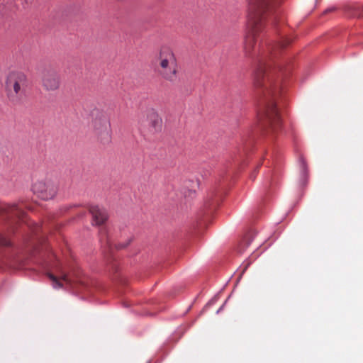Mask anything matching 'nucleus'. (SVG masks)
I'll return each mask as SVG.
<instances>
[{"label":"nucleus","mask_w":363,"mask_h":363,"mask_svg":"<svg viewBox=\"0 0 363 363\" xmlns=\"http://www.w3.org/2000/svg\"><path fill=\"white\" fill-rule=\"evenodd\" d=\"M291 39L283 38L282 41L269 48L270 57L259 59L254 74V85L262 99L258 112V120L262 131L266 134H277L281 126V119L277 101L281 94L282 68L275 63L277 51L290 44Z\"/></svg>","instance_id":"obj_1"},{"label":"nucleus","mask_w":363,"mask_h":363,"mask_svg":"<svg viewBox=\"0 0 363 363\" xmlns=\"http://www.w3.org/2000/svg\"><path fill=\"white\" fill-rule=\"evenodd\" d=\"M281 0H247V21L250 33L246 36L244 51L251 57L256 43V35L264 28L266 21Z\"/></svg>","instance_id":"obj_2"},{"label":"nucleus","mask_w":363,"mask_h":363,"mask_svg":"<svg viewBox=\"0 0 363 363\" xmlns=\"http://www.w3.org/2000/svg\"><path fill=\"white\" fill-rule=\"evenodd\" d=\"M155 70L164 80L174 82L177 79L179 65L176 55L169 46H162L155 60Z\"/></svg>","instance_id":"obj_3"},{"label":"nucleus","mask_w":363,"mask_h":363,"mask_svg":"<svg viewBox=\"0 0 363 363\" xmlns=\"http://www.w3.org/2000/svg\"><path fill=\"white\" fill-rule=\"evenodd\" d=\"M27 82V75L23 72H13L8 75L6 84L8 96L11 101H18L21 98Z\"/></svg>","instance_id":"obj_4"},{"label":"nucleus","mask_w":363,"mask_h":363,"mask_svg":"<svg viewBox=\"0 0 363 363\" xmlns=\"http://www.w3.org/2000/svg\"><path fill=\"white\" fill-rule=\"evenodd\" d=\"M33 191L38 197L44 200L52 199L57 194V186L50 181L38 180L32 187Z\"/></svg>","instance_id":"obj_5"},{"label":"nucleus","mask_w":363,"mask_h":363,"mask_svg":"<svg viewBox=\"0 0 363 363\" xmlns=\"http://www.w3.org/2000/svg\"><path fill=\"white\" fill-rule=\"evenodd\" d=\"M41 84L48 91L57 90L61 84L60 75L53 69L45 71L41 77Z\"/></svg>","instance_id":"obj_6"},{"label":"nucleus","mask_w":363,"mask_h":363,"mask_svg":"<svg viewBox=\"0 0 363 363\" xmlns=\"http://www.w3.org/2000/svg\"><path fill=\"white\" fill-rule=\"evenodd\" d=\"M145 116L150 132L157 133L162 130V120L155 108L147 109Z\"/></svg>","instance_id":"obj_7"},{"label":"nucleus","mask_w":363,"mask_h":363,"mask_svg":"<svg viewBox=\"0 0 363 363\" xmlns=\"http://www.w3.org/2000/svg\"><path fill=\"white\" fill-rule=\"evenodd\" d=\"M93 217V221L95 225L103 224L108 218V215L105 209L100 208L98 206H93L90 209Z\"/></svg>","instance_id":"obj_8"},{"label":"nucleus","mask_w":363,"mask_h":363,"mask_svg":"<svg viewBox=\"0 0 363 363\" xmlns=\"http://www.w3.org/2000/svg\"><path fill=\"white\" fill-rule=\"evenodd\" d=\"M198 187V180H187L184 182L181 191L185 197L191 196Z\"/></svg>","instance_id":"obj_9"},{"label":"nucleus","mask_w":363,"mask_h":363,"mask_svg":"<svg viewBox=\"0 0 363 363\" xmlns=\"http://www.w3.org/2000/svg\"><path fill=\"white\" fill-rule=\"evenodd\" d=\"M49 278L52 281V286L55 289H59L64 286V284H69L70 281L67 277V275L62 276L60 279H57L54 275L49 274H48Z\"/></svg>","instance_id":"obj_10"},{"label":"nucleus","mask_w":363,"mask_h":363,"mask_svg":"<svg viewBox=\"0 0 363 363\" xmlns=\"http://www.w3.org/2000/svg\"><path fill=\"white\" fill-rule=\"evenodd\" d=\"M251 242V238L250 237H245L239 244L238 250L240 253H242L250 245Z\"/></svg>","instance_id":"obj_11"},{"label":"nucleus","mask_w":363,"mask_h":363,"mask_svg":"<svg viewBox=\"0 0 363 363\" xmlns=\"http://www.w3.org/2000/svg\"><path fill=\"white\" fill-rule=\"evenodd\" d=\"M126 284V281L122 278H116L115 277V288L117 286V292L118 294L122 293V290H121V287H123Z\"/></svg>","instance_id":"obj_12"},{"label":"nucleus","mask_w":363,"mask_h":363,"mask_svg":"<svg viewBox=\"0 0 363 363\" xmlns=\"http://www.w3.org/2000/svg\"><path fill=\"white\" fill-rule=\"evenodd\" d=\"M133 241V238L129 237L125 242L122 243L115 244V250H122L128 247Z\"/></svg>","instance_id":"obj_13"},{"label":"nucleus","mask_w":363,"mask_h":363,"mask_svg":"<svg viewBox=\"0 0 363 363\" xmlns=\"http://www.w3.org/2000/svg\"><path fill=\"white\" fill-rule=\"evenodd\" d=\"M101 141L104 143H110L111 141V136L101 137Z\"/></svg>","instance_id":"obj_14"},{"label":"nucleus","mask_w":363,"mask_h":363,"mask_svg":"<svg viewBox=\"0 0 363 363\" xmlns=\"http://www.w3.org/2000/svg\"><path fill=\"white\" fill-rule=\"evenodd\" d=\"M0 244L1 245H7V242L6 240H4V239H1L0 240Z\"/></svg>","instance_id":"obj_15"},{"label":"nucleus","mask_w":363,"mask_h":363,"mask_svg":"<svg viewBox=\"0 0 363 363\" xmlns=\"http://www.w3.org/2000/svg\"><path fill=\"white\" fill-rule=\"evenodd\" d=\"M104 125L106 128H110V124L107 121H104Z\"/></svg>","instance_id":"obj_16"}]
</instances>
